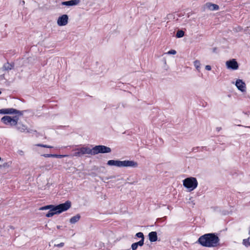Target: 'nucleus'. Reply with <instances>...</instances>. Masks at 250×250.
<instances>
[{"mask_svg":"<svg viewBox=\"0 0 250 250\" xmlns=\"http://www.w3.org/2000/svg\"><path fill=\"white\" fill-rule=\"evenodd\" d=\"M220 239L215 233H209L201 236L196 242L203 247H215L219 245Z\"/></svg>","mask_w":250,"mask_h":250,"instance_id":"obj_1","label":"nucleus"},{"mask_svg":"<svg viewBox=\"0 0 250 250\" xmlns=\"http://www.w3.org/2000/svg\"><path fill=\"white\" fill-rule=\"evenodd\" d=\"M107 165L110 166H116L119 167H137L138 163L136 162L131 160H110L107 161Z\"/></svg>","mask_w":250,"mask_h":250,"instance_id":"obj_2","label":"nucleus"},{"mask_svg":"<svg viewBox=\"0 0 250 250\" xmlns=\"http://www.w3.org/2000/svg\"><path fill=\"white\" fill-rule=\"evenodd\" d=\"M183 186L189 191L193 190L198 186V182L196 178L190 177L184 179L183 181Z\"/></svg>","mask_w":250,"mask_h":250,"instance_id":"obj_3","label":"nucleus"},{"mask_svg":"<svg viewBox=\"0 0 250 250\" xmlns=\"http://www.w3.org/2000/svg\"><path fill=\"white\" fill-rule=\"evenodd\" d=\"M71 207V201L67 200L65 203L55 205V214H60L67 210Z\"/></svg>","mask_w":250,"mask_h":250,"instance_id":"obj_4","label":"nucleus"},{"mask_svg":"<svg viewBox=\"0 0 250 250\" xmlns=\"http://www.w3.org/2000/svg\"><path fill=\"white\" fill-rule=\"evenodd\" d=\"M93 154L96 155L98 153H107L111 151L110 147L103 145L96 146L93 147Z\"/></svg>","mask_w":250,"mask_h":250,"instance_id":"obj_5","label":"nucleus"},{"mask_svg":"<svg viewBox=\"0 0 250 250\" xmlns=\"http://www.w3.org/2000/svg\"><path fill=\"white\" fill-rule=\"evenodd\" d=\"M55 205H49L41 207L39 208L40 210L49 209V211L46 214V217H51L55 215Z\"/></svg>","mask_w":250,"mask_h":250,"instance_id":"obj_6","label":"nucleus"},{"mask_svg":"<svg viewBox=\"0 0 250 250\" xmlns=\"http://www.w3.org/2000/svg\"><path fill=\"white\" fill-rule=\"evenodd\" d=\"M226 65L228 69L234 70L238 69L239 67V64L234 59L227 61Z\"/></svg>","mask_w":250,"mask_h":250,"instance_id":"obj_7","label":"nucleus"},{"mask_svg":"<svg viewBox=\"0 0 250 250\" xmlns=\"http://www.w3.org/2000/svg\"><path fill=\"white\" fill-rule=\"evenodd\" d=\"M68 20V16L64 14L59 17L57 20V23L59 26H64L67 24Z\"/></svg>","mask_w":250,"mask_h":250,"instance_id":"obj_8","label":"nucleus"},{"mask_svg":"<svg viewBox=\"0 0 250 250\" xmlns=\"http://www.w3.org/2000/svg\"><path fill=\"white\" fill-rule=\"evenodd\" d=\"M235 85L238 89L241 92L246 91V84L242 80H237L235 83Z\"/></svg>","mask_w":250,"mask_h":250,"instance_id":"obj_9","label":"nucleus"},{"mask_svg":"<svg viewBox=\"0 0 250 250\" xmlns=\"http://www.w3.org/2000/svg\"><path fill=\"white\" fill-rule=\"evenodd\" d=\"M1 121L5 125L10 124L11 126H14L15 120L12 117L9 116H4L1 119Z\"/></svg>","mask_w":250,"mask_h":250,"instance_id":"obj_10","label":"nucleus"},{"mask_svg":"<svg viewBox=\"0 0 250 250\" xmlns=\"http://www.w3.org/2000/svg\"><path fill=\"white\" fill-rule=\"evenodd\" d=\"M79 151H81L82 156H83L84 154H86L93 155V148L92 149H91L88 147H82L79 148Z\"/></svg>","mask_w":250,"mask_h":250,"instance_id":"obj_11","label":"nucleus"},{"mask_svg":"<svg viewBox=\"0 0 250 250\" xmlns=\"http://www.w3.org/2000/svg\"><path fill=\"white\" fill-rule=\"evenodd\" d=\"M81 1V0H70L68 1H63L62 2V5L65 6H74L78 5Z\"/></svg>","mask_w":250,"mask_h":250,"instance_id":"obj_12","label":"nucleus"},{"mask_svg":"<svg viewBox=\"0 0 250 250\" xmlns=\"http://www.w3.org/2000/svg\"><path fill=\"white\" fill-rule=\"evenodd\" d=\"M14 63H9L7 62L3 65V66L1 68L2 71H9L14 68Z\"/></svg>","mask_w":250,"mask_h":250,"instance_id":"obj_13","label":"nucleus"},{"mask_svg":"<svg viewBox=\"0 0 250 250\" xmlns=\"http://www.w3.org/2000/svg\"><path fill=\"white\" fill-rule=\"evenodd\" d=\"M16 109L14 108H3L0 109V114H12L16 112Z\"/></svg>","mask_w":250,"mask_h":250,"instance_id":"obj_14","label":"nucleus"},{"mask_svg":"<svg viewBox=\"0 0 250 250\" xmlns=\"http://www.w3.org/2000/svg\"><path fill=\"white\" fill-rule=\"evenodd\" d=\"M16 125L17 129L19 131L24 132L27 130V132H29V131L27 129V126L21 123L20 122Z\"/></svg>","mask_w":250,"mask_h":250,"instance_id":"obj_15","label":"nucleus"},{"mask_svg":"<svg viewBox=\"0 0 250 250\" xmlns=\"http://www.w3.org/2000/svg\"><path fill=\"white\" fill-rule=\"evenodd\" d=\"M149 240L151 242H154L157 240V233L156 231H151L148 234Z\"/></svg>","mask_w":250,"mask_h":250,"instance_id":"obj_16","label":"nucleus"},{"mask_svg":"<svg viewBox=\"0 0 250 250\" xmlns=\"http://www.w3.org/2000/svg\"><path fill=\"white\" fill-rule=\"evenodd\" d=\"M206 6L207 8L212 11L217 10L219 9V7L218 5L210 2L207 3L206 4Z\"/></svg>","mask_w":250,"mask_h":250,"instance_id":"obj_17","label":"nucleus"},{"mask_svg":"<svg viewBox=\"0 0 250 250\" xmlns=\"http://www.w3.org/2000/svg\"><path fill=\"white\" fill-rule=\"evenodd\" d=\"M80 218L81 215L79 214H77L76 215L73 216L70 219L69 222L71 224H74L78 222Z\"/></svg>","mask_w":250,"mask_h":250,"instance_id":"obj_18","label":"nucleus"},{"mask_svg":"<svg viewBox=\"0 0 250 250\" xmlns=\"http://www.w3.org/2000/svg\"><path fill=\"white\" fill-rule=\"evenodd\" d=\"M185 35V32L182 30H178L176 33V37L177 38L183 37Z\"/></svg>","mask_w":250,"mask_h":250,"instance_id":"obj_19","label":"nucleus"},{"mask_svg":"<svg viewBox=\"0 0 250 250\" xmlns=\"http://www.w3.org/2000/svg\"><path fill=\"white\" fill-rule=\"evenodd\" d=\"M243 244L246 247L250 246V238L244 239L243 240Z\"/></svg>","mask_w":250,"mask_h":250,"instance_id":"obj_20","label":"nucleus"},{"mask_svg":"<svg viewBox=\"0 0 250 250\" xmlns=\"http://www.w3.org/2000/svg\"><path fill=\"white\" fill-rule=\"evenodd\" d=\"M194 65L196 68L199 71V69L200 68V61L198 60H196L194 62Z\"/></svg>","mask_w":250,"mask_h":250,"instance_id":"obj_21","label":"nucleus"},{"mask_svg":"<svg viewBox=\"0 0 250 250\" xmlns=\"http://www.w3.org/2000/svg\"><path fill=\"white\" fill-rule=\"evenodd\" d=\"M73 156H76V157L82 156L81 151H79V148H77L76 149V151L73 153Z\"/></svg>","mask_w":250,"mask_h":250,"instance_id":"obj_22","label":"nucleus"},{"mask_svg":"<svg viewBox=\"0 0 250 250\" xmlns=\"http://www.w3.org/2000/svg\"><path fill=\"white\" fill-rule=\"evenodd\" d=\"M36 146H41V147H45V148H53V146H48L47 145H43V144H37V145H36Z\"/></svg>","mask_w":250,"mask_h":250,"instance_id":"obj_23","label":"nucleus"},{"mask_svg":"<svg viewBox=\"0 0 250 250\" xmlns=\"http://www.w3.org/2000/svg\"><path fill=\"white\" fill-rule=\"evenodd\" d=\"M136 236L138 237V238H141V239H145L144 234L142 232H139L137 233L136 234Z\"/></svg>","mask_w":250,"mask_h":250,"instance_id":"obj_24","label":"nucleus"},{"mask_svg":"<svg viewBox=\"0 0 250 250\" xmlns=\"http://www.w3.org/2000/svg\"><path fill=\"white\" fill-rule=\"evenodd\" d=\"M12 119H14L15 120V121H16V122H14L15 123L13 124L14 126L18 124V123H19V122H18L19 118L18 116H15L14 117H12Z\"/></svg>","mask_w":250,"mask_h":250,"instance_id":"obj_25","label":"nucleus"},{"mask_svg":"<svg viewBox=\"0 0 250 250\" xmlns=\"http://www.w3.org/2000/svg\"><path fill=\"white\" fill-rule=\"evenodd\" d=\"M11 164V162H5L2 165L0 166V167H9Z\"/></svg>","mask_w":250,"mask_h":250,"instance_id":"obj_26","label":"nucleus"},{"mask_svg":"<svg viewBox=\"0 0 250 250\" xmlns=\"http://www.w3.org/2000/svg\"><path fill=\"white\" fill-rule=\"evenodd\" d=\"M67 156L66 155H60V154H53V157L57 158H62Z\"/></svg>","mask_w":250,"mask_h":250,"instance_id":"obj_27","label":"nucleus"},{"mask_svg":"<svg viewBox=\"0 0 250 250\" xmlns=\"http://www.w3.org/2000/svg\"><path fill=\"white\" fill-rule=\"evenodd\" d=\"M136 243L138 246H142L144 243V239H141L139 242Z\"/></svg>","mask_w":250,"mask_h":250,"instance_id":"obj_28","label":"nucleus"},{"mask_svg":"<svg viewBox=\"0 0 250 250\" xmlns=\"http://www.w3.org/2000/svg\"><path fill=\"white\" fill-rule=\"evenodd\" d=\"M138 247V246L137 245L136 243H133L131 245V248L132 250H136L137 249Z\"/></svg>","mask_w":250,"mask_h":250,"instance_id":"obj_29","label":"nucleus"},{"mask_svg":"<svg viewBox=\"0 0 250 250\" xmlns=\"http://www.w3.org/2000/svg\"><path fill=\"white\" fill-rule=\"evenodd\" d=\"M167 54H172L175 55L176 54V51L175 50H170L168 52Z\"/></svg>","mask_w":250,"mask_h":250,"instance_id":"obj_30","label":"nucleus"},{"mask_svg":"<svg viewBox=\"0 0 250 250\" xmlns=\"http://www.w3.org/2000/svg\"><path fill=\"white\" fill-rule=\"evenodd\" d=\"M115 178V176H109V177H105L104 178L102 179V180H108L109 179H112V178Z\"/></svg>","mask_w":250,"mask_h":250,"instance_id":"obj_31","label":"nucleus"},{"mask_svg":"<svg viewBox=\"0 0 250 250\" xmlns=\"http://www.w3.org/2000/svg\"><path fill=\"white\" fill-rule=\"evenodd\" d=\"M16 112H14V114H18L19 115H23V113L24 112V111H20V110H18L16 109Z\"/></svg>","mask_w":250,"mask_h":250,"instance_id":"obj_32","label":"nucleus"},{"mask_svg":"<svg viewBox=\"0 0 250 250\" xmlns=\"http://www.w3.org/2000/svg\"><path fill=\"white\" fill-rule=\"evenodd\" d=\"M44 157L48 158V157H53V154H44L42 155Z\"/></svg>","mask_w":250,"mask_h":250,"instance_id":"obj_33","label":"nucleus"},{"mask_svg":"<svg viewBox=\"0 0 250 250\" xmlns=\"http://www.w3.org/2000/svg\"><path fill=\"white\" fill-rule=\"evenodd\" d=\"M64 243L63 242H62L59 244H55L54 245L55 247H62L63 246H64Z\"/></svg>","mask_w":250,"mask_h":250,"instance_id":"obj_34","label":"nucleus"},{"mask_svg":"<svg viewBox=\"0 0 250 250\" xmlns=\"http://www.w3.org/2000/svg\"><path fill=\"white\" fill-rule=\"evenodd\" d=\"M205 68H206V70H208V71H209V70H210L211 69V66L210 65H206V67H205Z\"/></svg>","mask_w":250,"mask_h":250,"instance_id":"obj_35","label":"nucleus"},{"mask_svg":"<svg viewBox=\"0 0 250 250\" xmlns=\"http://www.w3.org/2000/svg\"><path fill=\"white\" fill-rule=\"evenodd\" d=\"M45 167H45L46 169H50L53 167V165H49L48 166H46Z\"/></svg>","mask_w":250,"mask_h":250,"instance_id":"obj_36","label":"nucleus"},{"mask_svg":"<svg viewBox=\"0 0 250 250\" xmlns=\"http://www.w3.org/2000/svg\"><path fill=\"white\" fill-rule=\"evenodd\" d=\"M216 129L218 132H219L222 129V128L221 127H217Z\"/></svg>","mask_w":250,"mask_h":250,"instance_id":"obj_37","label":"nucleus"},{"mask_svg":"<svg viewBox=\"0 0 250 250\" xmlns=\"http://www.w3.org/2000/svg\"><path fill=\"white\" fill-rule=\"evenodd\" d=\"M198 148H199V147H193V148H192V151H195V150H197Z\"/></svg>","mask_w":250,"mask_h":250,"instance_id":"obj_38","label":"nucleus"},{"mask_svg":"<svg viewBox=\"0 0 250 250\" xmlns=\"http://www.w3.org/2000/svg\"><path fill=\"white\" fill-rule=\"evenodd\" d=\"M61 226H57V228L58 229H60L61 228Z\"/></svg>","mask_w":250,"mask_h":250,"instance_id":"obj_39","label":"nucleus"},{"mask_svg":"<svg viewBox=\"0 0 250 250\" xmlns=\"http://www.w3.org/2000/svg\"><path fill=\"white\" fill-rule=\"evenodd\" d=\"M206 148V146H203V147H202V149H205V148Z\"/></svg>","mask_w":250,"mask_h":250,"instance_id":"obj_40","label":"nucleus"},{"mask_svg":"<svg viewBox=\"0 0 250 250\" xmlns=\"http://www.w3.org/2000/svg\"><path fill=\"white\" fill-rule=\"evenodd\" d=\"M249 234L250 235V229L249 231Z\"/></svg>","mask_w":250,"mask_h":250,"instance_id":"obj_41","label":"nucleus"},{"mask_svg":"<svg viewBox=\"0 0 250 250\" xmlns=\"http://www.w3.org/2000/svg\"><path fill=\"white\" fill-rule=\"evenodd\" d=\"M130 184H133L134 183H129Z\"/></svg>","mask_w":250,"mask_h":250,"instance_id":"obj_42","label":"nucleus"},{"mask_svg":"<svg viewBox=\"0 0 250 250\" xmlns=\"http://www.w3.org/2000/svg\"><path fill=\"white\" fill-rule=\"evenodd\" d=\"M1 77H4V74H3L2 75H1Z\"/></svg>","mask_w":250,"mask_h":250,"instance_id":"obj_43","label":"nucleus"},{"mask_svg":"<svg viewBox=\"0 0 250 250\" xmlns=\"http://www.w3.org/2000/svg\"><path fill=\"white\" fill-rule=\"evenodd\" d=\"M246 127H249L250 128V126H245Z\"/></svg>","mask_w":250,"mask_h":250,"instance_id":"obj_44","label":"nucleus"},{"mask_svg":"<svg viewBox=\"0 0 250 250\" xmlns=\"http://www.w3.org/2000/svg\"><path fill=\"white\" fill-rule=\"evenodd\" d=\"M1 93V91H0V94Z\"/></svg>","mask_w":250,"mask_h":250,"instance_id":"obj_45","label":"nucleus"}]
</instances>
